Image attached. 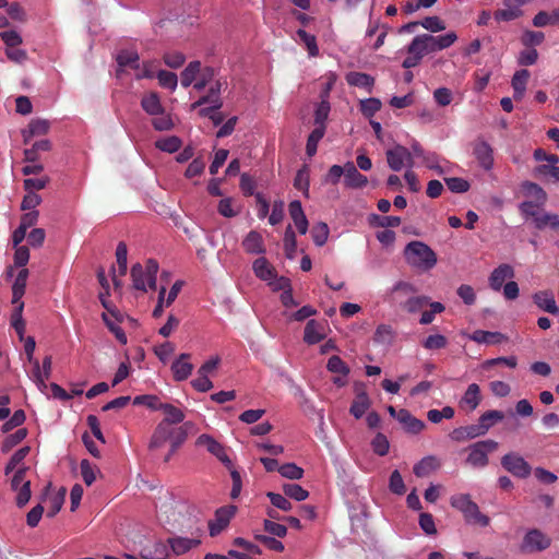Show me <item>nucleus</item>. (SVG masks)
<instances>
[{"mask_svg": "<svg viewBox=\"0 0 559 559\" xmlns=\"http://www.w3.org/2000/svg\"><path fill=\"white\" fill-rule=\"evenodd\" d=\"M425 36V40L430 47L431 52L440 51L444 48H448L453 45L457 40V35L454 32H448L443 35L433 36L431 34H423Z\"/></svg>", "mask_w": 559, "mask_h": 559, "instance_id": "12", "label": "nucleus"}, {"mask_svg": "<svg viewBox=\"0 0 559 559\" xmlns=\"http://www.w3.org/2000/svg\"><path fill=\"white\" fill-rule=\"evenodd\" d=\"M131 277L133 282V287L136 290L146 292V288H150L146 284L144 269L141 263H135L131 269Z\"/></svg>", "mask_w": 559, "mask_h": 559, "instance_id": "49", "label": "nucleus"}, {"mask_svg": "<svg viewBox=\"0 0 559 559\" xmlns=\"http://www.w3.org/2000/svg\"><path fill=\"white\" fill-rule=\"evenodd\" d=\"M367 177L360 173H358L357 167L354 163H346V173H345V183L348 189H364L367 185Z\"/></svg>", "mask_w": 559, "mask_h": 559, "instance_id": "16", "label": "nucleus"}, {"mask_svg": "<svg viewBox=\"0 0 559 559\" xmlns=\"http://www.w3.org/2000/svg\"><path fill=\"white\" fill-rule=\"evenodd\" d=\"M190 427L189 423H186L181 426H178L173 430L169 439L170 443V454H174L177 452V450L180 448V445L183 444V442L187 439L188 436V428Z\"/></svg>", "mask_w": 559, "mask_h": 559, "instance_id": "36", "label": "nucleus"}, {"mask_svg": "<svg viewBox=\"0 0 559 559\" xmlns=\"http://www.w3.org/2000/svg\"><path fill=\"white\" fill-rule=\"evenodd\" d=\"M24 302H19L15 306L13 313L10 317L11 326L15 330L16 334L21 340L24 337L25 321L23 320Z\"/></svg>", "mask_w": 559, "mask_h": 559, "instance_id": "41", "label": "nucleus"}, {"mask_svg": "<svg viewBox=\"0 0 559 559\" xmlns=\"http://www.w3.org/2000/svg\"><path fill=\"white\" fill-rule=\"evenodd\" d=\"M294 187L295 189L302 191L304 195L308 197L309 174L307 166H304L301 169L297 171L294 180Z\"/></svg>", "mask_w": 559, "mask_h": 559, "instance_id": "64", "label": "nucleus"}, {"mask_svg": "<svg viewBox=\"0 0 559 559\" xmlns=\"http://www.w3.org/2000/svg\"><path fill=\"white\" fill-rule=\"evenodd\" d=\"M381 107V100L378 98H366L359 103V110H361L366 118H371Z\"/></svg>", "mask_w": 559, "mask_h": 559, "instance_id": "59", "label": "nucleus"}, {"mask_svg": "<svg viewBox=\"0 0 559 559\" xmlns=\"http://www.w3.org/2000/svg\"><path fill=\"white\" fill-rule=\"evenodd\" d=\"M221 81H216V83L211 85L207 94H205L192 104V109L202 107L205 104L214 105V107H222L223 102L221 99Z\"/></svg>", "mask_w": 559, "mask_h": 559, "instance_id": "19", "label": "nucleus"}, {"mask_svg": "<svg viewBox=\"0 0 559 559\" xmlns=\"http://www.w3.org/2000/svg\"><path fill=\"white\" fill-rule=\"evenodd\" d=\"M523 190L528 195H533L535 198V204H538L539 206H544V204L547 201V194L545 190L533 181H525L523 183Z\"/></svg>", "mask_w": 559, "mask_h": 559, "instance_id": "45", "label": "nucleus"}, {"mask_svg": "<svg viewBox=\"0 0 559 559\" xmlns=\"http://www.w3.org/2000/svg\"><path fill=\"white\" fill-rule=\"evenodd\" d=\"M499 448V443L493 439L476 441L467 448L468 454L466 464L474 468H484L488 464V454Z\"/></svg>", "mask_w": 559, "mask_h": 559, "instance_id": "5", "label": "nucleus"}, {"mask_svg": "<svg viewBox=\"0 0 559 559\" xmlns=\"http://www.w3.org/2000/svg\"><path fill=\"white\" fill-rule=\"evenodd\" d=\"M324 337L323 325L321 322L309 320L305 326L304 341L307 344H318Z\"/></svg>", "mask_w": 559, "mask_h": 559, "instance_id": "29", "label": "nucleus"}, {"mask_svg": "<svg viewBox=\"0 0 559 559\" xmlns=\"http://www.w3.org/2000/svg\"><path fill=\"white\" fill-rule=\"evenodd\" d=\"M484 435L485 433L481 430H479L477 425H472L457 427L454 430H452L449 436L450 439L454 441L463 442L466 440H473Z\"/></svg>", "mask_w": 559, "mask_h": 559, "instance_id": "26", "label": "nucleus"}, {"mask_svg": "<svg viewBox=\"0 0 559 559\" xmlns=\"http://www.w3.org/2000/svg\"><path fill=\"white\" fill-rule=\"evenodd\" d=\"M26 433L27 431L25 428H19L14 432L8 435L5 439L2 440L1 452L8 453L9 451H11L25 439Z\"/></svg>", "mask_w": 559, "mask_h": 559, "instance_id": "42", "label": "nucleus"}, {"mask_svg": "<svg viewBox=\"0 0 559 559\" xmlns=\"http://www.w3.org/2000/svg\"><path fill=\"white\" fill-rule=\"evenodd\" d=\"M242 248L248 254H264L265 247L262 234L250 230L242 240Z\"/></svg>", "mask_w": 559, "mask_h": 559, "instance_id": "15", "label": "nucleus"}, {"mask_svg": "<svg viewBox=\"0 0 559 559\" xmlns=\"http://www.w3.org/2000/svg\"><path fill=\"white\" fill-rule=\"evenodd\" d=\"M329 234H330L329 225H326L325 223L320 222V223L313 225L312 230H311V236H312V240H313L314 245L317 247H322L325 243V241L329 239Z\"/></svg>", "mask_w": 559, "mask_h": 559, "instance_id": "51", "label": "nucleus"}, {"mask_svg": "<svg viewBox=\"0 0 559 559\" xmlns=\"http://www.w3.org/2000/svg\"><path fill=\"white\" fill-rule=\"evenodd\" d=\"M190 355L187 353L180 354L179 358L171 364L173 378L177 381H185L193 371V365L188 361Z\"/></svg>", "mask_w": 559, "mask_h": 559, "instance_id": "13", "label": "nucleus"}, {"mask_svg": "<svg viewBox=\"0 0 559 559\" xmlns=\"http://www.w3.org/2000/svg\"><path fill=\"white\" fill-rule=\"evenodd\" d=\"M530 78L527 69H520L513 74L511 86L513 90V99L521 100L526 92V84Z\"/></svg>", "mask_w": 559, "mask_h": 559, "instance_id": "22", "label": "nucleus"}, {"mask_svg": "<svg viewBox=\"0 0 559 559\" xmlns=\"http://www.w3.org/2000/svg\"><path fill=\"white\" fill-rule=\"evenodd\" d=\"M370 406L371 401L365 389L356 386V396L353 404H350L349 414L357 419L361 418Z\"/></svg>", "mask_w": 559, "mask_h": 559, "instance_id": "14", "label": "nucleus"}, {"mask_svg": "<svg viewBox=\"0 0 559 559\" xmlns=\"http://www.w3.org/2000/svg\"><path fill=\"white\" fill-rule=\"evenodd\" d=\"M439 467V461L433 455H427L415 464L414 474L417 477H427Z\"/></svg>", "mask_w": 559, "mask_h": 559, "instance_id": "31", "label": "nucleus"}, {"mask_svg": "<svg viewBox=\"0 0 559 559\" xmlns=\"http://www.w3.org/2000/svg\"><path fill=\"white\" fill-rule=\"evenodd\" d=\"M325 127H316L310 135L307 138L306 154L308 157H313L317 152V145L324 136Z\"/></svg>", "mask_w": 559, "mask_h": 559, "instance_id": "44", "label": "nucleus"}, {"mask_svg": "<svg viewBox=\"0 0 559 559\" xmlns=\"http://www.w3.org/2000/svg\"><path fill=\"white\" fill-rule=\"evenodd\" d=\"M450 504L464 514L466 523L478 524L483 527L490 524V519L486 514L479 512L477 504L471 499L468 493H457L452 496Z\"/></svg>", "mask_w": 559, "mask_h": 559, "instance_id": "3", "label": "nucleus"}, {"mask_svg": "<svg viewBox=\"0 0 559 559\" xmlns=\"http://www.w3.org/2000/svg\"><path fill=\"white\" fill-rule=\"evenodd\" d=\"M195 444L207 449L212 455L218 454L219 451L224 449L221 443H218L215 439L212 438V436L207 433H202L195 440Z\"/></svg>", "mask_w": 559, "mask_h": 559, "instance_id": "52", "label": "nucleus"}, {"mask_svg": "<svg viewBox=\"0 0 559 559\" xmlns=\"http://www.w3.org/2000/svg\"><path fill=\"white\" fill-rule=\"evenodd\" d=\"M141 107L148 115H160L165 111L157 92L146 93L141 99Z\"/></svg>", "mask_w": 559, "mask_h": 559, "instance_id": "28", "label": "nucleus"}, {"mask_svg": "<svg viewBox=\"0 0 559 559\" xmlns=\"http://www.w3.org/2000/svg\"><path fill=\"white\" fill-rule=\"evenodd\" d=\"M501 465L504 471L512 474V476L526 478L532 474V466L524 460L523 456L509 453L501 457Z\"/></svg>", "mask_w": 559, "mask_h": 559, "instance_id": "9", "label": "nucleus"}, {"mask_svg": "<svg viewBox=\"0 0 559 559\" xmlns=\"http://www.w3.org/2000/svg\"><path fill=\"white\" fill-rule=\"evenodd\" d=\"M203 534L202 527H197L191 532L190 537L173 536L168 537L167 545L170 551L176 556L185 555L189 550L199 547L202 544L201 537Z\"/></svg>", "mask_w": 559, "mask_h": 559, "instance_id": "7", "label": "nucleus"}, {"mask_svg": "<svg viewBox=\"0 0 559 559\" xmlns=\"http://www.w3.org/2000/svg\"><path fill=\"white\" fill-rule=\"evenodd\" d=\"M473 152L478 165L485 170H491L493 167V151L491 145L484 140H477L474 143Z\"/></svg>", "mask_w": 559, "mask_h": 559, "instance_id": "11", "label": "nucleus"}, {"mask_svg": "<svg viewBox=\"0 0 559 559\" xmlns=\"http://www.w3.org/2000/svg\"><path fill=\"white\" fill-rule=\"evenodd\" d=\"M502 337V334L499 332L484 330H476L472 336H469V338L477 344H498L501 342Z\"/></svg>", "mask_w": 559, "mask_h": 559, "instance_id": "40", "label": "nucleus"}, {"mask_svg": "<svg viewBox=\"0 0 559 559\" xmlns=\"http://www.w3.org/2000/svg\"><path fill=\"white\" fill-rule=\"evenodd\" d=\"M202 70L201 61L189 62L187 68L182 71V73H180V84H182L183 87L192 85L197 80L198 74H200Z\"/></svg>", "mask_w": 559, "mask_h": 559, "instance_id": "34", "label": "nucleus"}, {"mask_svg": "<svg viewBox=\"0 0 559 559\" xmlns=\"http://www.w3.org/2000/svg\"><path fill=\"white\" fill-rule=\"evenodd\" d=\"M282 489H284L286 497L295 501H305L308 498V491L300 485L287 484Z\"/></svg>", "mask_w": 559, "mask_h": 559, "instance_id": "60", "label": "nucleus"}, {"mask_svg": "<svg viewBox=\"0 0 559 559\" xmlns=\"http://www.w3.org/2000/svg\"><path fill=\"white\" fill-rule=\"evenodd\" d=\"M428 53H432L431 49L428 47L427 41L425 40V36L417 35L413 40H411L407 46V55H416V56H426Z\"/></svg>", "mask_w": 559, "mask_h": 559, "instance_id": "46", "label": "nucleus"}, {"mask_svg": "<svg viewBox=\"0 0 559 559\" xmlns=\"http://www.w3.org/2000/svg\"><path fill=\"white\" fill-rule=\"evenodd\" d=\"M325 367H328V370L333 374H341L343 377H347L349 374L348 365L336 355L329 358L328 365H325Z\"/></svg>", "mask_w": 559, "mask_h": 559, "instance_id": "50", "label": "nucleus"}, {"mask_svg": "<svg viewBox=\"0 0 559 559\" xmlns=\"http://www.w3.org/2000/svg\"><path fill=\"white\" fill-rule=\"evenodd\" d=\"M371 447L376 455H388L390 450V442L388 437L382 432L376 433L371 441Z\"/></svg>", "mask_w": 559, "mask_h": 559, "instance_id": "55", "label": "nucleus"}, {"mask_svg": "<svg viewBox=\"0 0 559 559\" xmlns=\"http://www.w3.org/2000/svg\"><path fill=\"white\" fill-rule=\"evenodd\" d=\"M278 473L281 476L289 479H299L304 477L305 471L297 466L296 463H285L281 465Z\"/></svg>", "mask_w": 559, "mask_h": 559, "instance_id": "63", "label": "nucleus"}, {"mask_svg": "<svg viewBox=\"0 0 559 559\" xmlns=\"http://www.w3.org/2000/svg\"><path fill=\"white\" fill-rule=\"evenodd\" d=\"M120 68L139 69V55L135 51L122 50L119 51L116 58Z\"/></svg>", "mask_w": 559, "mask_h": 559, "instance_id": "47", "label": "nucleus"}, {"mask_svg": "<svg viewBox=\"0 0 559 559\" xmlns=\"http://www.w3.org/2000/svg\"><path fill=\"white\" fill-rule=\"evenodd\" d=\"M159 411L166 415L162 421H167L170 426L180 424L185 420L183 411L169 403H163Z\"/></svg>", "mask_w": 559, "mask_h": 559, "instance_id": "35", "label": "nucleus"}, {"mask_svg": "<svg viewBox=\"0 0 559 559\" xmlns=\"http://www.w3.org/2000/svg\"><path fill=\"white\" fill-rule=\"evenodd\" d=\"M176 427L170 426L167 421H160L153 432L150 448L159 449L169 441L170 435Z\"/></svg>", "mask_w": 559, "mask_h": 559, "instance_id": "20", "label": "nucleus"}, {"mask_svg": "<svg viewBox=\"0 0 559 559\" xmlns=\"http://www.w3.org/2000/svg\"><path fill=\"white\" fill-rule=\"evenodd\" d=\"M519 211L521 216L526 221L532 219V223L537 230L549 228L555 233L559 231V215L543 210V206H539L534 201H524L520 203Z\"/></svg>", "mask_w": 559, "mask_h": 559, "instance_id": "2", "label": "nucleus"}, {"mask_svg": "<svg viewBox=\"0 0 559 559\" xmlns=\"http://www.w3.org/2000/svg\"><path fill=\"white\" fill-rule=\"evenodd\" d=\"M513 277V269L507 264H500L493 269L490 276V287L495 292H500L504 281Z\"/></svg>", "mask_w": 559, "mask_h": 559, "instance_id": "25", "label": "nucleus"}, {"mask_svg": "<svg viewBox=\"0 0 559 559\" xmlns=\"http://www.w3.org/2000/svg\"><path fill=\"white\" fill-rule=\"evenodd\" d=\"M397 420L405 428L407 433H418L424 430L425 423L413 416L408 409H400Z\"/></svg>", "mask_w": 559, "mask_h": 559, "instance_id": "18", "label": "nucleus"}, {"mask_svg": "<svg viewBox=\"0 0 559 559\" xmlns=\"http://www.w3.org/2000/svg\"><path fill=\"white\" fill-rule=\"evenodd\" d=\"M284 247L286 257L290 260L294 259L297 249V241L296 234L289 225L285 231Z\"/></svg>", "mask_w": 559, "mask_h": 559, "instance_id": "61", "label": "nucleus"}, {"mask_svg": "<svg viewBox=\"0 0 559 559\" xmlns=\"http://www.w3.org/2000/svg\"><path fill=\"white\" fill-rule=\"evenodd\" d=\"M479 403H481V392L479 391L478 384L472 383L467 386L465 394L459 402V405L463 409L474 412Z\"/></svg>", "mask_w": 559, "mask_h": 559, "instance_id": "17", "label": "nucleus"}, {"mask_svg": "<svg viewBox=\"0 0 559 559\" xmlns=\"http://www.w3.org/2000/svg\"><path fill=\"white\" fill-rule=\"evenodd\" d=\"M181 141L177 135L162 138L155 142V147L160 152L175 153L179 151Z\"/></svg>", "mask_w": 559, "mask_h": 559, "instance_id": "48", "label": "nucleus"}, {"mask_svg": "<svg viewBox=\"0 0 559 559\" xmlns=\"http://www.w3.org/2000/svg\"><path fill=\"white\" fill-rule=\"evenodd\" d=\"M551 545V537L540 528H531L523 537L520 544V551L524 554H532L536 551H544Z\"/></svg>", "mask_w": 559, "mask_h": 559, "instance_id": "6", "label": "nucleus"}, {"mask_svg": "<svg viewBox=\"0 0 559 559\" xmlns=\"http://www.w3.org/2000/svg\"><path fill=\"white\" fill-rule=\"evenodd\" d=\"M143 270L145 274L146 284H148L150 289L154 290L156 288V274L158 273L159 270L158 262H156L153 259H150L143 265Z\"/></svg>", "mask_w": 559, "mask_h": 559, "instance_id": "53", "label": "nucleus"}, {"mask_svg": "<svg viewBox=\"0 0 559 559\" xmlns=\"http://www.w3.org/2000/svg\"><path fill=\"white\" fill-rule=\"evenodd\" d=\"M29 471L28 466L23 465L11 473L8 483L11 491L16 492L15 504L19 508L25 507L32 498L31 480L26 478V472Z\"/></svg>", "mask_w": 559, "mask_h": 559, "instance_id": "4", "label": "nucleus"}, {"mask_svg": "<svg viewBox=\"0 0 559 559\" xmlns=\"http://www.w3.org/2000/svg\"><path fill=\"white\" fill-rule=\"evenodd\" d=\"M346 82L350 86L364 88L367 91V93H371L374 79L372 75L364 72L350 71L346 75Z\"/></svg>", "mask_w": 559, "mask_h": 559, "instance_id": "24", "label": "nucleus"}, {"mask_svg": "<svg viewBox=\"0 0 559 559\" xmlns=\"http://www.w3.org/2000/svg\"><path fill=\"white\" fill-rule=\"evenodd\" d=\"M503 418L504 415L501 411H486L480 417H478L476 426H478L483 433L486 435L490 428L500 423Z\"/></svg>", "mask_w": 559, "mask_h": 559, "instance_id": "30", "label": "nucleus"}, {"mask_svg": "<svg viewBox=\"0 0 559 559\" xmlns=\"http://www.w3.org/2000/svg\"><path fill=\"white\" fill-rule=\"evenodd\" d=\"M559 24V8L548 13L546 11H539L533 17V25L536 27H544L546 25H557Z\"/></svg>", "mask_w": 559, "mask_h": 559, "instance_id": "39", "label": "nucleus"}, {"mask_svg": "<svg viewBox=\"0 0 559 559\" xmlns=\"http://www.w3.org/2000/svg\"><path fill=\"white\" fill-rule=\"evenodd\" d=\"M49 131L48 120L35 119L29 122L28 130L24 131V143L29 141L31 136L47 134Z\"/></svg>", "mask_w": 559, "mask_h": 559, "instance_id": "37", "label": "nucleus"}, {"mask_svg": "<svg viewBox=\"0 0 559 559\" xmlns=\"http://www.w3.org/2000/svg\"><path fill=\"white\" fill-rule=\"evenodd\" d=\"M31 452L29 447L19 448L13 455L10 456L5 468H4V475L7 477L10 476L11 473H13L19 467H22L24 465V459L26 455H28Z\"/></svg>", "mask_w": 559, "mask_h": 559, "instance_id": "33", "label": "nucleus"}, {"mask_svg": "<svg viewBox=\"0 0 559 559\" xmlns=\"http://www.w3.org/2000/svg\"><path fill=\"white\" fill-rule=\"evenodd\" d=\"M289 217L293 218L299 234H306L308 221L305 215L302 204L299 201H293L288 204Z\"/></svg>", "mask_w": 559, "mask_h": 559, "instance_id": "21", "label": "nucleus"}, {"mask_svg": "<svg viewBox=\"0 0 559 559\" xmlns=\"http://www.w3.org/2000/svg\"><path fill=\"white\" fill-rule=\"evenodd\" d=\"M236 513V507H221L216 511L214 521L209 522V530L211 537L219 535V533L226 528L230 522L231 516Z\"/></svg>", "mask_w": 559, "mask_h": 559, "instance_id": "10", "label": "nucleus"}, {"mask_svg": "<svg viewBox=\"0 0 559 559\" xmlns=\"http://www.w3.org/2000/svg\"><path fill=\"white\" fill-rule=\"evenodd\" d=\"M404 257L409 266L423 272L433 269L437 263V254L432 248L419 240L406 245Z\"/></svg>", "mask_w": 559, "mask_h": 559, "instance_id": "1", "label": "nucleus"}, {"mask_svg": "<svg viewBox=\"0 0 559 559\" xmlns=\"http://www.w3.org/2000/svg\"><path fill=\"white\" fill-rule=\"evenodd\" d=\"M535 305L550 314H558L559 307L556 305L554 296L548 290H540L534 295Z\"/></svg>", "mask_w": 559, "mask_h": 559, "instance_id": "27", "label": "nucleus"}, {"mask_svg": "<svg viewBox=\"0 0 559 559\" xmlns=\"http://www.w3.org/2000/svg\"><path fill=\"white\" fill-rule=\"evenodd\" d=\"M544 40H545L544 32L526 31V32H524L523 36H521V44L526 47H532V48H534L536 46H540Z\"/></svg>", "mask_w": 559, "mask_h": 559, "instance_id": "62", "label": "nucleus"}, {"mask_svg": "<svg viewBox=\"0 0 559 559\" xmlns=\"http://www.w3.org/2000/svg\"><path fill=\"white\" fill-rule=\"evenodd\" d=\"M421 344L426 350H439L447 347L449 341L444 335L433 334L424 340Z\"/></svg>", "mask_w": 559, "mask_h": 559, "instance_id": "54", "label": "nucleus"}, {"mask_svg": "<svg viewBox=\"0 0 559 559\" xmlns=\"http://www.w3.org/2000/svg\"><path fill=\"white\" fill-rule=\"evenodd\" d=\"M168 547L164 543H155L152 547H144L141 550V558L143 559H167Z\"/></svg>", "mask_w": 559, "mask_h": 559, "instance_id": "38", "label": "nucleus"}, {"mask_svg": "<svg viewBox=\"0 0 559 559\" xmlns=\"http://www.w3.org/2000/svg\"><path fill=\"white\" fill-rule=\"evenodd\" d=\"M370 224L372 226H379L382 228L397 227L401 225V217L400 216H380L378 214H372L370 216Z\"/></svg>", "mask_w": 559, "mask_h": 559, "instance_id": "56", "label": "nucleus"}, {"mask_svg": "<svg viewBox=\"0 0 559 559\" xmlns=\"http://www.w3.org/2000/svg\"><path fill=\"white\" fill-rule=\"evenodd\" d=\"M252 269L254 275L262 281H270L272 278H275V276L277 275L271 263L266 261V259L263 257L255 259Z\"/></svg>", "mask_w": 559, "mask_h": 559, "instance_id": "32", "label": "nucleus"}, {"mask_svg": "<svg viewBox=\"0 0 559 559\" xmlns=\"http://www.w3.org/2000/svg\"><path fill=\"white\" fill-rule=\"evenodd\" d=\"M416 292L417 288L415 287V285L404 281H400L392 286L390 292V300L399 305L400 301H403L408 297H414L413 294H415Z\"/></svg>", "mask_w": 559, "mask_h": 559, "instance_id": "23", "label": "nucleus"}, {"mask_svg": "<svg viewBox=\"0 0 559 559\" xmlns=\"http://www.w3.org/2000/svg\"><path fill=\"white\" fill-rule=\"evenodd\" d=\"M152 116H153V119H152L153 129H155L157 131H168V130L173 129L174 123H173V120H171V117L169 114L163 111L158 115H152Z\"/></svg>", "mask_w": 559, "mask_h": 559, "instance_id": "58", "label": "nucleus"}, {"mask_svg": "<svg viewBox=\"0 0 559 559\" xmlns=\"http://www.w3.org/2000/svg\"><path fill=\"white\" fill-rule=\"evenodd\" d=\"M428 300L426 296H414L400 301L399 306L408 313H416L428 305Z\"/></svg>", "mask_w": 559, "mask_h": 559, "instance_id": "43", "label": "nucleus"}, {"mask_svg": "<svg viewBox=\"0 0 559 559\" xmlns=\"http://www.w3.org/2000/svg\"><path fill=\"white\" fill-rule=\"evenodd\" d=\"M388 165L392 171L399 173L403 167H414V157L411 152L401 144H396L386 151Z\"/></svg>", "mask_w": 559, "mask_h": 559, "instance_id": "8", "label": "nucleus"}, {"mask_svg": "<svg viewBox=\"0 0 559 559\" xmlns=\"http://www.w3.org/2000/svg\"><path fill=\"white\" fill-rule=\"evenodd\" d=\"M296 33H297L298 39L305 44L308 55H310L312 57H317L318 56V46H317L316 37L305 29H298Z\"/></svg>", "mask_w": 559, "mask_h": 559, "instance_id": "57", "label": "nucleus"}]
</instances>
